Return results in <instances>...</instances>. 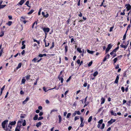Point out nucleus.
Segmentation results:
<instances>
[{
    "mask_svg": "<svg viewBox=\"0 0 131 131\" xmlns=\"http://www.w3.org/2000/svg\"><path fill=\"white\" fill-rule=\"evenodd\" d=\"M21 121H19L17 123V124L15 129V131H20V129L21 126Z\"/></svg>",
    "mask_w": 131,
    "mask_h": 131,
    "instance_id": "nucleus-1",
    "label": "nucleus"
},
{
    "mask_svg": "<svg viewBox=\"0 0 131 131\" xmlns=\"http://www.w3.org/2000/svg\"><path fill=\"white\" fill-rule=\"evenodd\" d=\"M112 46L111 44L110 43L108 45V47L106 48V53H107L110 50Z\"/></svg>",
    "mask_w": 131,
    "mask_h": 131,
    "instance_id": "nucleus-2",
    "label": "nucleus"
},
{
    "mask_svg": "<svg viewBox=\"0 0 131 131\" xmlns=\"http://www.w3.org/2000/svg\"><path fill=\"white\" fill-rule=\"evenodd\" d=\"M8 121L5 120L2 123V127L4 129L5 128V125L8 122Z\"/></svg>",
    "mask_w": 131,
    "mask_h": 131,
    "instance_id": "nucleus-3",
    "label": "nucleus"
},
{
    "mask_svg": "<svg viewBox=\"0 0 131 131\" xmlns=\"http://www.w3.org/2000/svg\"><path fill=\"white\" fill-rule=\"evenodd\" d=\"M116 121L115 119H113L111 118L110 120L108 122V123L110 124V125L112 124L113 123L115 122Z\"/></svg>",
    "mask_w": 131,
    "mask_h": 131,
    "instance_id": "nucleus-4",
    "label": "nucleus"
},
{
    "mask_svg": "<svg viewBox=\"0 0 131 131\" xmlns=\"http://www.w3.org/2000/svg\"><path fill=\"white\" fill-rule=\"evenodd\" d=\"M43 31H44L45 32H48L49 31V29L48 28H43Z\"/></svg>",
    "mask_w": 131,
    "mask_h": 131,
    "instance_id": "nucleus-5",
    "label": "nucleus"
},
{
    "mask_svg": "<svg viewBox=\"0 0 131 131\" xmlns=\"http://www.w3.org/2000/svg\"><path fill=\"white\" fill-rule=\"evenodd\" d=\"M16 122L15 121L13 122L10 121L9 123V125L12 126L15 125L16 124Z\"/></svg>",
    "mask_w": 131,
    "mask_h": 131,
    "instance_id": "nucleus-6",
    "label": "nucleus"
},
{
    "mask_svg": "<svg viewBox=\"0 0 131 131\" xmlns=\"http://www.w3.org/2000/svg\"><path fill=\"white\" fill-rule=\"evenodd\" d=\"M126 6H127L126 7V8L127 9V10H129L131 8V6L129 4H128V5L126 4Z\"/></svg>",
    "mask_w": 131,
    "mask_h": 131,
    "instance_id": "nucleus-7",
    "label": "nucleus"
},
{
    "mask_svg": "<svg viewBox=\"0 0 131 131\" xmlns=\"http://www.w3.org/2000/svg\"><path fill=\"white\" fill-rule=\"evenodd\" d=\"M128 43H128V44L126 46L123 45L122 44L121 45H120V46L121 47L124 48L125 49L127 48V45L128 44Z\"/></svg>",
    "mask_w": 131,
    "mask_h": 131,
    "instance_id": "nucleus-8",
    "label": "nucleus"
},
{
    "mask_svg": "<svg viewBox=\"0 0 131 131\" xmlns=\"http://www.w3.org/2000/svg\"><path fill=\"white\" fill-rule=\"evenodd\" d=\"M119 79V77L118 75L116 77V79L114 82V83H117L118 82V80Z\"/></svg>",
    "mask_w": 131,
    "mask_h": 131,
    "instance_id": "nucleus-9",
    "label": "nucleus"
},
{
    "mask_svg": "<svg viewBox=\"0 0 131 131\" xmlns=\"http://www.w3.org/2000/svg\"><path fill=\"white\" fill-rule=\"evenodd\" d=\"M87 52L88 53L92 54H93V53L95 52V51H90L89 49L87 50Z\"/></svg>",
    "mask_w": 131,
    "mask_h": 131,
    "instance_id": "nucleus-10",
    "label": "nucleus"
},
{
    "mask_svg": "<svg viewBox=\"0 0 131 131\" xmlns=\"http://www.w3.org/2000/svg\"><path fill=\"white\" fill-rule=\"evenodd\" d=\"M41 124L42 123L41 122H39L37 123L36 125V126L37 127H38L41 125Z\"/></svg>",
    "mask_w": 131,
    "mask_h": 131,
    "instance_id": "nucleus-11",
    "label": "nucleus"
},
{
    "mask_svg": "<svg viewBox=\"0 0 131 131\" xmlns=\"http://www.w3.org/2000/svg\"><path fill=\"white\" fill-rule=\"evenodd\" d=\"M38 119V115L37 114L33 118L34 120H36Z\"/></svg>",
    "mask_w": 131,
    "mask_h": 131,
    "instance_id": "nucleus-12",
    "label": "nucleus"
},
{
    "mask_svg": "<svg viewBox=\"0 0 131 131\" xmlns=\"http://www.w3.org/2000/svg\"><path fill=\"white\" fill-rule=\"evenodd\" d=\"M98 74V72L97 71H96L93 74V76L94 77H95Z\"/></svg>",
    "mask_w": 131,
    "mask_h": 131,
    "instance_id": "nucleus-13",
    "label": "nucleus"
},
{
    "mask_svg": "<svg viewBox=\"0 0 131 131\" xmlns=\"http://www.w3.org/2000/svg\"><path fill=\"white\" fill-rule=\"evenodd\" d=\"M111 113L112 115H114L115 116H117L116 113L115 112H114L113 111H111Z\"/></svg>",
    "mask_w": 131,
    "mask_h": 131,
    "instance_id": "nucleus-14",
    "label": "nucleus"
},
{
    "mask_svg": "<svg viewBox=\"0 0 131 131\" xmlns=\"http://www.w3.org/2000/svg\"><path fill=\"white\" fill-rule=\"evenodd\" d=\"M21 63H19L18 65V66L16 68V69H18L20 68L21 67Z\"/></svg>",
    "mask_w": 131,
    "mask_h": 131,
    "instance_id": "nucleus-15",
    "label": "nucleus"
},
{
    "mask_svg": "<svg viewBox=\"0 0 131 131\" xmlns=\"http://www.w3.org/2000/svg\"><path fill=\"white\" fill-rule=\"evenodd\" d=\"M101 100H102V102H101V104H102L104 103L105 101V100L104 98H102L101 99Z\"/></svg>",
    "mask_w": 131,
    "mask_h": 131,
    "instance_id": "nucleus-16",
    "label": "nucleus"
},
{
    "mask_svg": "<svg viewBox=\"0 0 131 131\" xmlns=\"http://www.w3.org/2000/svg\"><path fill=\"white\" fill-rule=\"evenodd\" d=\"M58 117L59 119V123H60L61 121V118L60 115H58Z\"/></svg>",
    "mask_w": 131,
    "mask_h": 131,
    "instance_id": "nucleus-17",
    "label": "nucleus"
},
{
    "mask_svg": "<svg viewBox=\"0 0 131 131\" xmlns=\"http://www.w3.org/2000/svg\"><path fill=\"white\" fill-rule=\"evenodd\" d=\"M24 2V0H21L19 3V4L20 5H21L23 4Z\"/></svg>",
    "mask_w": 131,
    "mask_h": 131,
    "instance_id": "nucleus-18",
    "label": "nucleus"
},
{
    "mask_svg": "<svg viewBox=\"0 0 131 131\" xmlns=\"http://www.w3.org/2000/svg\"><path fill=\"white\" fill-rule=\"evenodd\" d=\"M34 11V10L33 9L31 10L28 13V14L29 15L31 14Z\"/></svg>",
    "mask_w": 131,
    "mask_h": 131,
    "instance_id": "nucleus-19",
    "label": "nucleus"
},
{
    "mask_svg": "<svg viewBox=\"0 0 131 131\" xmlns=\"http://www.w3.org/2000/svg\"><path fill=\"white\" fill-rule=\"evenodd\" d=\"M12 23V22L11 21H9L7 23V24L9 26H10Z\"/></svg>",
    "mask_w": 131,
    "mask_h": 131,
    "instance_id": "nucleus-20",
    "label": "nucleus"
},
{
    "mask_svg": "<svg viewBox=\"0 0 131 131\" xmlns=\"http://www.w3.org/2000/svg\"><path fill=\"white\" fill-rule=\"evenodd\" d=\"M92 118V116H90L89 117V119L88 120V122H90L91 121Z\"/></svg>",
    "mask_w": 131,
    "mask_h": 131,
    "instance_id": "nucleus-21",
    "label": "nucleus"
},
{
    "mask_svg": "<svg viewBox=\"0 0 131 131\" xmlns=\"http://www.w3.org/2000/svg\"><path fill=\"white\" fill-rule=\"evenodd\" d=\"M26 81V80L24 79H23L22 80L21 83L22 84H24Z\"/></svg>",
    "mask_w": 131,
    "mask_h": 131,
    "instance_id": "nucleus-22",
    "label": "nucleus"
},
{
    "mask_svg": "<svg viewBox=\"0 0 131 131\" xmlns=\"http://www.w3.org/2000/svg\"><path fill=\"white\" fill-rule=\"evenodd\" d=\"M77 50L80 53H81L82 52V51L81 50L80 48H77Z\"/></svg>",
    "mask_w": 131,
    "mask_h": 131,
    "instance_id": "nucleus-23",
    "label": "nucleus"
},
{
    "mask_svg": "<svg viewBox=\"0 0 131 131\" xmlns=\"http://www.w3.org/2000/svg\"><path fill=\"white\" fill-rule=\"evenodd\" d=\"M105 126V125L104 124H102V127H100V128L101 129H103L104 128Z\"/></svg>",
    "mask_w": 131,
    "mask_h": 131,
    "instance_id": "nucleus-24",
    "label": "nucleus"
},
{
    "mask_svg": "<svg viewBox=\"0 0 131 131\" xmlns=\"http://www.w3.org/2000/svg\"><path fill=\"white\" fill-rule=\"evenodd\" d=\"M6 5H0V9H1V8H4V7H5L6 6Z\"/></svg>",
    "mask_w": 131,
    "mask_h": 131,
    "instance_id": "nucleus-25",
    "label": "nucleus"
},
{
    "mask_svg": "<svg viewBox=\"0 0 131 131\" xmlns=\"http://www.w3.org/2000/svg\"><path fill=\"white\" fill-rule=\"evenodd\" d=\"M119 48V47L118 46L117 48L114 49L113 50L114 51H115V53L116 50H118Z\"/></svg>",
    "mask_w": 131,
    "mask_h": 131,
    "instance_id": "nucleus-26",
    "label": "nucleus"
},
{
    "mask_svg": "<svg viewBox=\"0 0 131 131\" xmlns=\"http://www.w3.org/2000/svg\"><path fill=\"white\" fill-rule=\"evenodd\" d=\"M75 111L76 113V114H77L78 115H80V114L81 113L79 111Z\"/></svg>",
    "mask_w": 131,
    "mask_h": 131,
    "instance_id": "nucleus-27",
    "label": "nucleus"
},
{
    "mask_svg": "<svg viewBox=\"0 0 131 131\" xmlns=\"http://www.w3.org/2000/svg\"><path fill=\"white\" fill-rule=\"evenodd\" d=\"M103 122V120L101 119L98 122V123L100 124H101Z\"/></svg>",
    "mask_w": 131,
    "mask_h": 131,
    "instance_id": "nucleus-28",
    "label": "nucleus"
},
{
    "mask_svg": "<svg viewBox=\"0 0 131 131\" xmlns=\"http://www.w3.org/2000/svg\"><path fill=\"white\" fill-rule=\"evenodd\" d=\"M57 111V109H53L51 111L50 114H51L52 113L54 112H56Z\"/></svg>",
    "mask_w": 131,
    "mask_h": 131,
    "instance_id": "nucleus-29",
    "label": "nucleus"
},
{
    "mask_svg": "<svg viewBox=\"0 0 131 131\" xmlns=\"http://www.w3.org/2000/svg\"><path fill=\"white\" fill-rule=\"evenodd\" d=\"M117 60V58H114L113 60V61H114V63H115L116 62Z\"/></svg>",
    "mask_w": 131,
    "mask_h": 131,
    "instance_id": "nucleus-30",
    "label": "nucleus"
},
{
    "mask_svg": "<svg viewBox=\"0 0 131 131\" xmlns=\"http://www.w3.org/2000/svg\"><path fill=\"white\" fill-rule=\"evenodd\" d=\"M126 71H125L124 73L123 76V77H127V75H126Z\"/></svg>",
    "mask_w": 131,
    "mask_h": 131,
    "instance_id": "nucleus-31",
    "label": "nucleus"
},
{
    "mask_svg": "<svg viewBox=\"0 0 131 131\" xmlns=\"http://www.w3.org/2000/svg\"><path fill=\"white\" fill-rule=\"evenodd\" d=\"M65 49L66 52V53L67 52V51L68 50V46H66L65 47Z\"/></svg>",
    "mask_w": 131,
    "mask_h": 131,
    "instance_id": "nucleus-32",
    "label": "nucleus"
},
{
    "mask_svg": "<svg viewBox=\"0 0 131 131\" xmlns=\"http://www.w3.org/2000/svg\"><path fill=\"white\" fill-rule=\"evenodd\" d=\"M71 115V113H69L67 115V118H68Z\"/></svg>",
    "mask_w": 131,
    "mask_h": 131,
    "instance_id": "nucleus-33",
    "label": "nucleus"
},
{
    "mask_svg": "<svg viewBox=\"0 0 131 131\" xmlns=\"http://www.w3.org/2000/svg\"><path fill=\"white\" fill-rule=\"evenodd\" d=\"M26 125V121L25 120H24V122L22 124V125L23 126H25Z\"/></svg>",
    "mask_w": 131,
    "mask_h": 131,
    "instance_id": "nucleus-34",
    "label": "nucleus"
},
{
    "mask_svg": "<svg viewBox=\"0 0 131 131\" xmlns=\"http://www.w3.org/2000/svg\"><path fill=\"white\" fill-rule=\"evenodd\" d=\"M92 61H91L90 62H89V63L88 64V66L89 67L92 64Z\"/></svg>",
    "mask_w": 131,
    "mask_h": 131,
    "instance_id": "nucleus-35",
    "label": "nucleus"
},
{
    "mask_svg": "<svg viewBox=\"0 0 131 131\" xmlns=\"http://www.w3.org/2000/svg\"><path fill=\"white\" fill-rule=\"evenodd\" d=\"M3 51V50L2 49H1V50L0 51V57L1 56L2 54Z\"/></svg>",
    "mask_w": 131,
    "mask_h": 131,
    "instance_id": "nucleus-36",
    "label": "nucleus"
},
{
    "mask_svg": "<svg viewBox=\"0 0 131 131\" xmlns=\"http://www.w3.org/2000/svg\"><path fill=\"white\" fill-rule=\"evenodd\" d=\"M43 117L41 116L39 117V118H38V120H40L42 119H43Z\"/></svg>",
    "mask_w": 131,
    "mask_h": 131,
    "instance_id": "nucleus-37",
    "label": "nucleus"
},
{
    "mask_svg": "<svg viewBox=\"0 0 131 131\" xmlns=\"http://www.w3.org/2000/svg\"><path fill=\"white\" fill-rule=\"evenodd\" d=\"M38 60V59L36 58H34L33 60H32V61H34V62H35L36 60Z\"/></svg>",
    "mask_w": 131,
    "mask_h": 131,
    "instance_id": "nucleus-38",
    "label": "nucleus"
},
{
    "mask_svg": "<svg viewBox=\"0 0 131 131\" xmlns=\"http://www.w3.org/2000/svg\"><path fill=\"white\" fill-rule=\"evenodd\" d=\"M76 114V113L75 111L72 114V117H73Z\"/></svg>",
    "mask_w": 131,
    "mask_h": 131,
    "instance_id": "nucleus-39",
    "label": "nucleus"
},
{
    "mask_svg": "<svg viewBox=\"0 0 131 131\" xmlns=\"http://www.w3.org/2000/svg\"><path fill=\"white\" fill-rule=\"evenodd\" d=\"M126 34H125L123 36V40H124L126 38Z\"/></svg>",
    "mask_w": 131,
    "mask_h": 131,
    "instance_id": "nucleus-40",
    "label": "nucleus"
},
{
    "mask_svg": "<svg viewBox=\"0 0 131 131\" xmlns=\"http://www.w3.org/2000/svg\"><path fill=\"white\" fill-rule=\"evenodd\" d=\"M79 119V117H78L77 116H76L75 117L74 120L75 121H76V120Z\"/></svg>",
    "mask_w": 131,
    "mask_h": 131,
    "instance_id": "nucleus-41",
    "label": "nucleus"
},
{
    "mask_svg": "<svg viewBox=\"0 0 131 131\" xmlns=\"http://www.w3.org/2000/svg\"><path fill=\"white\" fill-rule=\"evenodd\" d=\"M121 90H122L123 92H124L125 91V89L124 87L122 86L121 87Z\"/></svg>",
    "mask_w": 131,
    "mask_h": 131,
    "instance_id": "nucleus-42",
    "label": "nucleus"
},
{
    "mask_svg": "<svg viewBox=\"0 0 131 131\" xmlns=\"http://www.w3.org/2000/svg\"><path fill=\"white\" fill-rule=\"evenodd\" d=\"M43 114V113L42 112H40L39 114V115L40 116H41Z\"/></svg>",
    "mask_w": 131,
    "mask_h": 131,
    "instance_id": "nucleus-43",
    "label": "nucleus"
},
{
    "mask_svg": "<svg viewBox=\"0 0 131 131\" xmlns=\"http://www.w3.org/2000/svg\"><path fill=\"white\" fill-rule=\"evenodd\" d=\"M54 47V42H53L52 43V45L51 47H50V48L51 49L52 48H53V47Z\"/></svg>",
    "mask_w": 131,
    "mask_h": 131,
    "instance_id": "nucleus-44",
    "label": "nucleus"
},
{
    "mask_svg": "<svg viewBox=\"0 0 131 131\" xmlns=\"http://www.w3.org/2000/svg\"><path fill=\"white\" fill-rule=\"evenodd\" d=\"M29 1H27L26 3V5L27 6H29L28 4H29Z\"/></svg>",
    "mask_w": 131,
    "mask_h": 131,
    "instance_id": "nucleus-45",
    "label": "nucleus"
},
{
    "mask_svg": "<svg viewBox=\"0 0 131 131\" xmlns=\"http://www.w3.org/2000/svg\"><path fill=\"white\" fill-rule=\"evenodd\" d=\"M80 119L81 121V123H82L83 121V119H84L83 118H82V117H80Z\"/></svg>",
    "mask_w": 131,
    "mask_h": 131,
    "instance_id": "nucleus-46",
    "label": "nucleus"
},
{
    "mask_svg": "<svg viewBox=\"0 0 131 131\" xmlns=\"http://www.w3.org/2000/svg\"><path fill=\"white\" fill-rule=\"evenodd\" d=\"M71 76H70L69 78L66 81L67 82H68L70 80V79L71 78Z\"/></svg>",
    "mask_w": 131,
    "mask_h": 131,
    "instance_id": "nucleus-47",
    "label": "nucleus"
},
{
    "mask_svg": "<svg viewBox=\"0 0 131 131\" xmlns=\"http://www.w3.org/2000/svg\"><path fill=\"white\" fill-rule=\"evenodd\" d=\"M60 80H61V82L62 83L63 82V78H62V77H61L60 78Z\"/></svg>",
    "mask_w": 131,
    "mask_h": 131,
    "instance_id": "nucleus-48",
    "label": "nucleus"
},
{
    "mask_svg": "<svg viewBox=\"0 0 131 131\" xmlns=\"http://www.w3.org/2000/svg\"><path fill=\"white\" fill-rule=\"evenodd\" d=\"M115 54V51H114L113 50L112 52H111L110 53V54L111 55H113V54Z\"/></svg>",
    "mask_w": 131,
    "mask_h": 131,
    "instance_id": "nucleus-49",
    "label": "nucleus"
},
{
    "mask_svg": "<svg viewBox=\"0 0 131 131\" xmlns=\"http://www.w3.org/2000/svg\"><path fill=\"white\" fill-rule=\"evenodd\" d=\"M110 54H108L105 56V57H106V58H107V59H108L110 57Z\"/></svg>",
    "mask_w": 131,
    "mask_h": 131,
    "instance_id": "nucleus-50",
    "label": "nucleus"
},
{
    "mask_svg": "<svg viewBox=\"0 0 131 131\" xmlns=\"http://www.w3.org/2000/svg\"><path fill=\"white\" fill-rule=\"evenodd\" d=\"M114 27H111L110 28V31H112L113 29V28Z\"/></svg>",
    "mask_w": 131,
    "mask_h": 131,
    "instance_id": "nucleus-51",
    "label": "nucleus"
},
{
    "mask_svg": "<svg viewBox=\"0 0 131 131\" xmlns=\"http://www.w3.org/2000/svg\"><path fill=\"white\" fill-rule=\"evenodd\" d=\"M38 108L39 110H41L42 109V107L41 106H39L38 107Z\"/></svg>",
    "mask_w": 131,
    "mask_h": 131,
    "instance_id": "nucleus-52",
    "label": "nucleus"
},
{
    "mask_svg": "<svg viewBox=\"0 0 131 131\" xmlns=\"http://www.w3.org/2000/svg\"><path fill=\"white\" fill-rule=\"evenodd\" d=\"M84 126V124H82V123H81V124H80V127H82Z\"/></svg>",
    "mask_w": 131,
    "mask_h": 131,
    "instance_id": "nucleus-53",
    "label": "nucleus"
},
{
    "mask_svg": "<svg viewBox=\"0 0 131 131\" xmlns=\"http://www.w3.org/2000/svg\"><path fill=\"white\" fill-rule=\"evenodd\" d=\"M25 48V45H23V46L21 47V49H24Z\"/></svg>",
    "mask_w": 131,
    "mask_h": 131,
    "instance_id": "nucleus-54",
    "label": "nucleus"
},
{
    "mask_svg": "<svg viewBox=\"0 0 131 131\" xmlns=\"http://www.w3.org/2000/svg\"><path fill=\"white\" fill-rule=\"evenodd\" d=\"M77 63L78 64H79L80 63V59L78 60L77 62Z\"/></svg>",
    "mask_w": 131,
    "mask_h": 131,
    "instance_id": "nucleus-55",
    "label": "nucleus"
},
{
    "mask_svg": "<svg viewBox=\"0 0 131 131\" xmlns=\"http://www.w3.org/2000/svg\"><path fill=\"white\" fill-rule=\"evenodd\" d=\"M30 75H27L26 77V79L27 80H28V79H29L30 78Z\"/></svg>",
    "mask_w": 131,
    "mask_h": 131,
    "instance_id": "nucleus-56",
    "label": "nucleus"
},
{
    "mask_svg": "<svg viewBox=\"0 0 131 131\" xmlns=\"http://www.w3.org/2000/svg\"><path fill=\"white\" fill-rule=\"evenodd\" d=\"M29 98L28 97H27L26 98V99L25 100L27 102L29 100Z\"/></svg>",
    "mask_w": 131,
    "mask_h": 131,
    "instance_id": "nucleus-57",
    "label": "nucleus"
},
{
    "mask_svg": "<svg viewBox=\"0 0 131 131\" xmlns=\"http://www.w3.org/2000/svg\"><path fill=\"white\" fill-rule=\"evenodd\" d=\"M5 86L4 85L2 88H1V91H3L4 89L5 88Z\"/></svg>",
    "mask_w": 131,
    "mask_h": 131,
    "instance_id": "nucleus-58",
    "label": "nucleus"
},
{
    "mask_svg": "<svg viewBox=\"0 0 131 131\" xmlns=\"http://www.w3.org/2000/svg\"><path fill=\"white\" fill-rule=\"evenodd\" d=\"M25 52V50H24L23 51L21 52V53L22 55H23Z\"/></svg>",
    "mask_w": 131,
    "mask_h": 131,
    "instance_id": "nucleus-59",
    "label": "nucleus"
},
{
    "mask_svg": "<svg viewBox=\"0 0 131 131\" xmlns=\"http://www.w3.org/2000/svg\"><path fill=\"white\" fill-rule=\"evenodd\" d=\"M80 0H79L78 3V6H79L80 5Z\"/></svg>",
    "mask_w": 131,
    "mask_h": 131,
    "instance_id": "nucleus-60",
    "label": "nucleus"
},
{
    "mask_svg": "<svg viewBox=\"0 0 131 131\" xmlns=\"http://www.w3.org/2000/svg\"><path fill=\"white\" fill-rule=\"evenodd\" d=\"M46 102L47 104H49V101L48 100H47L46 101Z\"/></svg>",
    "mask_w": 131,
    "mask_h": 131,
    "instance_id": "nucleus-61",
    "label": "nucleus"
},
{
    "mask_svg": "<svg viewBox=\"0 0 131 131\" xmlns=\"http://www.w3.org/2000/svg\"><path fill=\"white\" fill-rule=\"evenodd\" d=\"M48 16H49V14H48L47 13L45 15L44 17H45L46 18H47L48 17Z\"/></svg>",
    "mask_w": 131,
    "mask_h": 131,
    "instance_id": "nucleus-62",
    "label": "nucleus"
},
{
    "mask_svg": "<svg viewBox=\"0 0 131 131\" xmlns=\"http://www.w3.org/2000/svg\"><path fill=\"white\" fill-rule=\"evenodd\" d=\"M87 83H85L83 84V86L86 87L87 86Z\"/></svg>",
    "mask_w": 131,
    "mask_h": 131,
    "instance_id": "nucleus-63",
    "label": "nucleus"
},
{
    "mask_svg": "<svg viewBox=\"0 0 131 131\" xmlns=\"http://www.w3.org/2000/svg\"><path fill=\"white\" fill-rule=\"evenodd\" d=\"M119 68V65L118 64H117L115 67L116 69H118Z\"/></svg>",
    "mask_w": 131,
    "mask_h": 131,
    "instance_id": "nucleus-64",
    "label": "nucleus"
}]
</instances>
